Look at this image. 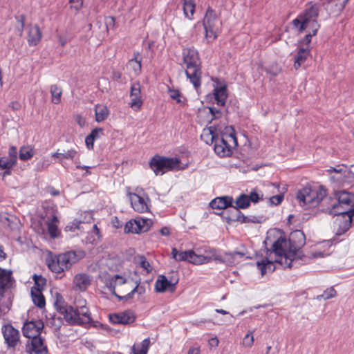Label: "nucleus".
<instances>
[{
	"mask_svg": "<svg viewBox=\"0 0 354 354\" xmlns=\"http://www.w3.org/2000/svg\"><path fill=\"white\" fill-rule=\"evenodd\" d=\"M201 138L207 144H209V140L211 144L214 141V151L221 158L230 156L232 149L238 145L235 130L232 126L225 128L221 138L216 136V127L210 126L203 129Z\"/></svg>",
	"mask_w": 354,
	"mask_h": 354,
	"instance_id": "1",
	"label": "nucleus"
},
{
	"mask_svg": "<svg viewBox=\"0 0 354 354\" xmlns=\"http://www.w3.org/2000/svg\"><path fill=\"white\" fill-rule=\"evenodd\" d=\"M306 243V236L303 231L297 230L292 232L289 239H286L285 236H280L275 241L270 249H267V256L274 252L275 255H281L286 251L292 257L298 256L301 259V247Z\"/></svg>",
	"mask_w": 354,
	"mask_h": 354,
	"instance_id": "2",
	"label": "nucleus"
},
{
	"mask_svg": "<svg viewBox=\"0 0 354 354\" xmlns=\"http://www.w3.org/2000/svg\"><path fill=\"white\" fill-rule=\"evenodd\" d=\"M54 306L56 310L63 315L64 320L70 325L82 326L89 324L92 321L91 313L88 307L82 305L74 308L67 304L59 294L56 295Z\"/></svg>",
	"mask_w": 354,
	"mask_h": 354,
	"instance_id": "3",
	"label": "nucleus"
},
{
	"mask_svg": "<svg viewBox=\"0 0 354 354\" xmlns=\"http://www.w3.org/2000/svg\"><path fill=\"white\" fill-rule=\"evenodd\" d=\"M183 63L186 66L185 75L195 88L201 85V61L198 50L194 47L186 48L183 50Z\"/></svg>",
	"mask_w": 354,
	"mask_h": 354,
	"instance_id": "4",
	"label": "nucleus"
},
{
	"mask_svg": "<svg viewBox=\"0 0 354 354\" xmlns=\"http://www.w3.org/2000/svg\"><path fill=\"white\" fill-rule=\"evenodd\" d=\"M83 257L84 253L82 252L71 250L48 258L46 263L48 268L52 272L61 274L69 270L73 265L77 263Z\"/></svg>",
	"mask_w": 354,
	"mask_h": 354,
	"instance_id": "5",
	"label": "nucleus"
},
{
	"mask_svg": "<svg viewBox=\"0 0 354 354\" xmlns=\"http://www.w3.org/2000/svg\"><path fill=\"white\" fill-rule=\"evenodd\" d=\"M181 161L178 158L165 157L155 155L149 161V167L156 176L163 175L169 171H178L184 169L185 167L180 166Z\"/></svg>",
	"mask_w": 354,
	"mask_h": 354,
	"instance_id": "6",
	"label": "nucleus"
},
{
	"mask_svg": "<svg viewBox=\"0 0 354 354\" xmlns=\"http://www.w3.org/2000/svg\"><path fill=\"white\" fill-rule=\"evenodd\" d=\"M335 198L337 202L332 205L330 214H354V194L339 190L335 192Z\"/></svg>",
	"mask_w": 354,
	"mask_h": 354,
	"instance_id": "7",
	"label": "nucleus"
},
{
	"mask_svg": "<svg viewBox=\"0 0 354 354\" xmlns=\"http://www.w3.org/2000/svg\"><path fill=\"white\" fill-rule=\"evenodd\" d=\"M326 196V190L324 189H311L304 187L298 191L297 198L301 206L306 208H311L317 206Z\"/></svg>",
	"mask_w": 354,
	"mask_h": 354,
	"instance_id": "8",
	"label": "nucleus"
},
{
	"mask_svg": "<svg viewBox=\"0 0 354 354\" xmlns=\"http://www.w3.org/2000/svg\"><path fill=\"white\" fill-rule=\"evenodd\" d=\"M203 26L205 32V39L207 41L212 42L214 41L218 35L221 28V22L218 19L215 11L208 7L203 20Z\"/></svg>",
	"mask_w": 354,
	"mask_h": 354,
	"instance_id": "9",
	"label": "nucleus"
},
{
	"mask_svg": "<svg viewBox=\"0 0 354 354\" xmlns=\"http://www.w3.org/2000/svg\"><path fill=\"white\" fill-rule=\"evenodd\" d=\"M318 8L315 6H311L304 12L300 14L296 19L292 20V24L301 33L306 28L310 26L313 28L314 23H317V17H318Z\"/></svg>",
	"mask_w": 354,
	"mask_h": 354,
	"instance_id": "10",
	"label": "nucleus"
},
{
	"mask_svg": "<svg viewBox=\"0 0 354 354\" xmlns=\"http://www.w3.org/2000/svg\"><path fill=\"white\" fill-rule=\"evenodd\" d=\"M171 254L176 261H187L196 265L207 263L212 260L211 257L197 254L193 250L178 252L176 248H173Z\"/></svg>",
	"mask_w": 354,
	"mask_h": 354,
	"instance_id": "11",
	"label": "nucleus"
},
{
	"mask_svg": "<svg viewBox=\"0 0 354 354\" xmlns=\"http://www.w3.org/2000/svg\"><path fill=\"white\" fill-rule=\"evenodd\" d=\"M152 224L153 221L149 218L136 217L135 219L130 220L126 223L124 232L126 234H141L147 232Z\"/></svg>",
	"mask_w": 354,
	"mask_h": 354,
	"instance_id": "12",
	"label": "nucleus"
},
{
	"mask_svg": "<svg viewBox=\"0 0 354 354\" xmlns=\"http://www.w3.org/2000/svg\"><path fill=\"white\" fill-rule=\"evenodd\" d=\"M333 215L337 216L334 222L337 227L335 235L341 236L351 228L352 221L354 220V214H337Z\"/></svg>",
	"mask_w": 354,
	"mask_h": 354,
	"instance_id": "13",
	"label": "nucleus"
},
{
	"mask_svg": "<svg viewBox=\"0 0 354 354\" xmlns=\"http://www.w3.org/2000/svg\"><path fill=\"white\" fill-rule=\"evenodd\" d=\"M44 327V324L41 319L26 321L22 328L23 334L26 337L31 339L40 335Z\"/></svg>",
	"mask_w": 354,
	"mask_h": 354,
	"instance_id": "14",
	"label": "nucleus"
},
{
	"mask_svg": "<svg viewBox=\"0 0 354 354\" xmlns=\"http://www.w3.org/2000/svg\"><path fill=\"white\" fill-rule=\"evenodd\" d=\"M178 282V278L174 276L169 280L165 275H160L155 283V290L157 292H165L167 290L173 292Z\"/></svg>",
	"mask_w": 354,
	"mask_h": 354,
	"instance_id": "15",
	"label": "nucleus"
},
{
	"mask_svg": "<svg viewBox=\"0 0 354 354\" xmlns=\"http://www.w3.org/2000/svg\"><path fill=\"white\" fill-rule=\"evenodd\" d=\"M2 333L9 348H15L19 342L20 335L18 330L15 329L12 325L3 326Z\"/></svg>",
	"mask_w": 354,
	"mask_h": 354,
	"instance_id": "16",
	"label": "nucleus"
},
{
	"mask_svg": "<svg viewBox=\"0 0 354 354\" xmlns=\"http://www.w3.org/2000/svg\"><path fill=\"white\" fill-rule=\"evenodd\" d=\"M130 97L131 98L130 106L136 111L138 110L143 103L141 97V85L139 82L131 84Z\"/></svg>",
	"mask_w": 354,
	"mask_h": 354,
	"instance_id": "17",
	"label": "nucleus"
},
{
	"mask_svg": "<svg viewBox=\"0 0 354 354\" xmlns=\"http://www.w3.org/2000/svg\"><path fill=\"white\" fill-rule=\"evenodd\" d=\"M136 317L134 313L131 310H125L124 312L109 315V319L113 324H130L135 322Z\"/></svg>",
	"mask_w": 354,
	"mask_h": 354,
	"instance_id": "18",
	"label": "nucleus"
},
{
	"mask_svg": "<svg viewBox=\"0 0 354 354\" xmlns=\"http://www.w3.org/2000/svg\"><path fill=\"white\" fill-rule=\"evenodd\" d=\"M131 207L138 212L144 213L149 210V207L145 199L136 193H129Z\"/></svg>",
	"mask_w": 354,
	"mask_h": 354,
	"instance_id": "19",
	"label": "nucleus"
},
{
	"mask_svg": "<svg viewBox=\"0 0 354 354\" xmlns=\"http://www.w3.org/2000/svg\"><path fill=\"white\" fill-rule=\"evenodd\" d=\"M241 212L236 207V205H232L224 212L217 213L218 215H221L223 220H225L228 224L232 222H239L240 219Z\"/></svg>",
	"mask_w": 354,
	"mask_h": 354,
	"instance_id": "20",
	"label": "nucleus"
},
{
	"mask_svg": "<svg viewBox=\"0 0 354 354\" xmlns=\"http://www.w3.org/2000/svg\"><path fill=\"white\" fill-rule=\"evenodd\" d=\"M30 354H48L47 346L44 344V339L38 335L31 338Z\"/></svg>",
	"mask_w": 354,
	"mask_h": 354,
	"instance_id": "21",
	"label": "nucleus"
},
{
	"mask_svg": "<svg viewBox=\"0 0 354 354\" xmlns=\"http://www.w3.org/2000/svg\"><path fill=\"white\" fill-rule=\"evenodd\" d=\"M234 203V199L232 196H225L217 197L213 199L209 205L212 209H217L219 210L226 209L231 207Z\"/></svg>",
	"mask_w": 354,
	"mask_h": 354,
	"instance_id": "22",
	"label": "nucleus"
},
{
	"mask_svg": "<svg viewBox=\"0 0 354 354\" xmlns=\"http://www.w3.org/2000/svg\"><path fill=\"white\" fill-rule=\"evenodd\" d=\"M12 274L11 270L0 268V296H3L5 290L10 287L12 281Z\"/></svg>",
	"mask_w": 354,
	"mask_h": 354,
	"instance_id": "23",
	"label": "nucleus"
},
{
	"mask_svg": "<svg viewBox=\"0 0 354 354\" xmlns=\"http://www.w3.org/2000/svg\"><path fill=\"white\" fill-rule=\"evenodd\" d=\"M310 51V47L309 46H298V51L297 55L295 56L294 68L295 70L301 66L307 59Z\"/></svg>",
	"mask_w": 354,
	"mask_h": 354,
	"instance_id": "24",
	"label": "nucleus"
},
{
	"mask_svg": "<svg viewBox=\"0 0 354 354\" xmlns=\"http://www.w3.org/2000/svg\"><path fill=\"white\" fill-rule=\"evenodd\" d=\"M42 33L37 25L29 26L28 43L30 46H35L41 41Z\"/></svg>",
	"mask_w": 354,
	"mask_h": 354,
	"instance_id": "25",
	"label": "nucleus"
},
{
	"mask_svg": "<svg viewBox=\"0 0 354 354\" xmlns=\"http://www.w3.org/2000/svg\"><path fill=\"white\" fill-rule=\"evenodd\" d=\"M77 154L75 149L68 150L57 149L56 152L52 154V158L57 159L59 163H62L64 160H73Z\"/></svg>",
	"mask_w": 354,
	"mask_h": 354,
	"instance_id": "26",
	"label": "nucleus"
},
{
	"mask_svg": "<svg viewBox=\"0 0 354 354\" xmlns=\"http://www.w3.org/2000/svg\"><path fill=\"white\" fill-rule=\"evenodd\" d=\"M73 283L77 289L84 291L90 286L91 279L86 274H78L75 277Z\"/></svg>",
	"mask_w": 354,
	"mask_h": 354,
	"instance_id": "27",
	"label": "nucleus"
},
{
	"mask_svg": "<svg viewBox=\"0 0 354 354\" xmlns=\"http://www.w3.org/2000/svg\"><path fill=\"white\" fill-rule=\"evenodd\" d=\"M213 94L217 105L224 106L225 104L227 97V87L225 85L214 88Z\"/></svg>",
	"mask_w": 354,
	"mask_h": 354,
	"instance_id": "28",
	"label": "nucleus"
},
{
	"mask_svg": "<svg viewBox=\"0 0 354 354\" xmlns=\"http://www.w3.org/2000/svg\"><path fill=\"white\" fill-rule=\"evenodd\" d=\"M274 261L270 260L268 257L261 261L257 262V266L260 270L261 275L266 274L268 272H272L275 270Z\"/></svg>",
	"mask_w": 354,
	"mask_h": 354,
	"instance_id": "29",
	"label": "nucleus"
},
{
	"mask_svg": "<svg viewBox=\"0 0 354 354\" xmlns=\"http://www.w3.org/2000/svg\"><path fill=\"white\" fill-rule=\"evenodd\" d=\"M30 295L32 300L35 306L40 308H42L45 306V297L39 288H31Z\"/></svg>",
	"mask_w": 354,
	"mask_h": 354,
	"instance_id": "30",
	"label": "nucleus"
},
{
	"mask_svg": "<svg viewBox=\"0 0 354 354\" xmlns=\"http://www.w3.org/2000/svg\"><path fill=\"white\" fill-rule=\"evenodd\" d=\"M183 10L185 17L192 20L195 12L196 3L194 0H182Z\"/></svg>",
	"mask_w": 354,
	"mask_h": 354,
	"instance_id": "31",
	"label": "nucleus"
},
{
	"mask_svg": "<svg viewBox=\"0 0 354 354\" xmlns=\"http://www.w3.org/2000/svg\"><path fill=\"white\" fill-rule=\"evenodd\" d=\"M58 222V218L55 215H53L51 219L47 222L48 232L50 236L53 239L58 237L60 234L57 227Z\"/></svg>",
	"mask_w": 354,
	"mask_h": 354,
	"instance_id": "32",
	"label": "nucleus"
},
{
	"mask_svg": "<svg viewBox=\"0 0 354 354\" xmlns=\"http://www.w3.org/2000/svg\"><path fill=\"white\" fill-rule=\"evenodd\" d=\"M279 259H276L274 261L276 263H279L281 265H283L284 266H286L288 268L292 267V263L295 259H299L298 256H295V257H292L291 254H289L288 251H286L284 254L281 255H277Z\"/></svg>",
	"mask_w": 354,
	"mask_h": 354,
	"instance_id": "33",
	"label": "nucleus"
},
{
	"mask_svg": "<svg viewBox=\"0 0 354 354\" xmlns=\"http://www.w3.org/2000/svg\"><path fill=\"white\" fill-rule=\"evenodd\" d=\"M150 344L149 338L145 339L140 344H134L132 346L133 354H147Z\"/></svg>",
	"mask_w": 354,
	"mask_h": 354,
	"instance_id": "34",
	"label": "nucleus"
},
{
	"mask_svg": "<svg viewBox=\"0 0 354 354\" xmlns=\"http://www.w3.org/2000/svg\"><path fill=\"white\" fill-rule=\"evenodd\" d=\"M95 120L98 122L104 120L109 115V110L106 106L97 104L95 107Z\"/></svg>",
	"mask_w": 354,
	"mask_h": 354,
	"instance_id": "35",
	"label": "nucleus"
},
{
	"mask_svg": "<svg viewBox=\"0 0 354 354\" xmlns=\"http://www.w3.org/2000/svg\"><path fill=\"white\" fill-rule=\"evenodd\" d=\"M319 28V24L318 23H314V26L313 28H311L312 32L306 35L301 41H299L298 46H304L310 47V43L311 41L312 37L317 34Z\"/></svg>",
	"mask_w": 354,
	"mask_h": 354,
	"instance_id": "36",
	"label": "nucleus"
},
{
	"mask_svg": "<svg viewBox=\"0 0 354 354\" xmlns=\"http://www.w3.org/2000/svg\"><path fill=\"white\" fill-rule=\"evenodd\" d=\"M328 174H331L333 172H335L337 174H339V176L335 177V176H330L331 180L333 181H340L342 180L344 177L345 176V172L346 171L343 169V168L340 167L339 166H337V167H330L329 169H328L326 171Z\"/></svg>",
	"mask_w": 354,
	"mask_h": 354,
	"instance_id": "37",
	"label": "nucleus"
},
{
	"mask_svg": "<svg viewBox=\"0 0 354 354\" xmlns=\"http://www.w3.org/2000/svg\"><path fill=\"white\" fill-rule=\"evenodd\" d=\"M236 207L240 210V209H246L250 205V203L248 199V195L242 194H241L235 201Z\"/></svg>",
	"mask_w": 354,
	"mask_h": 354,
	"instance_id": "38",
	"label": "nucleus"
},
{
	"mask_svg": "<svg viewBox=\"0 0 354 354\" xmlns=\"http://www.w3.org/2000/svg\"><path fill=\"white\" fill-rule=\"evenodd\" d=\"M50 93L52 95L53 103L57 104L61 101V96L62 94V88L57 85H52L50 86Z\"/></svg>",
	"mask_w": 354,
	"mask_h": 354,
	"instance_id": "39",
	"label": "nucleus"
},
{
	"mask_svg": "<svg viewBox=\"0 0 354 354\" xmlns=\"http://www.w3.org/2000/svg\"><path fill=\"white\" fill-rule=\"evenodd\" d=\"M46 318L49 320V324L51 326L55 329H59L62 325V319L61 317H57L55 314L50 313L48 315H46Z\"/></svg>",
	"mask_w": 354,
	"mask_h": 354,
	"instance_id": "40",
	"label": "nucleus"
},
{
	"mask_svg": "<svg viewBox=\"0 0 354 354\" xmlns=\"http://www.w3.org/2000/svg\"><path fill=\"white\" fill-rule=\"evenodd\" d=\"M12 161L8 156L0 157V170L12 169L16 165V163H12Z\"/></svg>",
	"mask_w": 354,
	"mask_h": 354,
	"instance_id": "41",
	"label": "nucleus"
},
{
	"mask_svg": "<svg viewBox=\"0 0 354 354\" xmlns=\"http://www.w3.org/2000/svg\"><path fill=\"white\" fill-rule=\"evenodd\" d=\"M239 222H240L241 223H261V218L256 216H246L241 212Z\"/></svg>",
	"mask_w": 354,
	"mask_h": 354,
	"instance_id": "42",
	"label": "nucleus"
},
{
	"mask_svg": "<svg viewBox=\"0 0 354 354\" xmlns=\"http://www.w3.org/2000/svg\"><path fill=\"white\" fill-rule=\"evenodd\" d=\"M33 280L35 281L34 286L32 288H39L42 292L44 286L46 284V280L41 275L34 274Z\"/></svg>",
	"mask_w": 354,
	"mask_h": 354,
	"instance_id": "43",
	"label": "nucleus"
},
{
	"mask_svg": "<svg viewBox=\"0 0 354 354\" xmlns=\"http://www.w3.org/2000/svg\"><path fill=\"white\" fill-rule=\"evenodd\" d=\"M287 188L284 186L283 191L280 192L279 194L273 196L270 198V202L272 205H279L283 200L284 193L286 192Z\"/></svg>",
	"mask_w": 354,
	"mask_h": 354,
	"instance_id": "44",
	"label": "nucleus"
},
{
	"mask_svg": "<svg viewBox=\"0 0 354 354\" xmlns=\"http://www.w3.org/2000/svg\"><path fill=\"white\" fill-rule=\"evenodd\" d=\"M337 292L334 289V288L330 287V288L326 289L323 294L318 295L317 299H324V300L329 299L330 298L335 297L336 296Z\"/></svg>",
	"mask_w": 354,
	"mask_h": 354,
	"instance_id": "45",
	"label": "nucleus"
},
{
	"mask_svg": "<svg viewBox=\"0 0 354 354\" xmlns=\"http://www.w3.org/2000/svg\"><path fill=\"white\" fill-rule=\"evenodd\" d=\"M33 156V152L25 147H21L19 151V158L21 160H28Z\"/></svg>",
	"mask_w": 354,
	"mask_h": 354,
	"instance_id": "46",
	"label": "nucleus"
},
{
	"mask_svg": "<svg viewBox=\"0 0 354 354\" xmlns=\"http://www.w3.org/2000/svg\"><path fill=\"white\" fill-rule=\"evenodd\" d=\"M15 19L17 21V22L19 24V26H18L17 28V33L19 37H21L22 34H23L24 28L26 17L24 15H21L19 16H16Z\"/></svg>",
	"mask_w": 354,
	"mask_h": 354,
	"instance_id": "47",
	"label": "nucleus"
},
{
	"mask_svg": "<svg viewBox=\"0 0 354 354\" xmlns=\"http://www.w3.org/2000/svg\"><path fill=\"white\" fill-rule=\"evenodd\" d=\"M167 92L171 99L176 100L177 103H181V93L178 89L169 87Z\"/></svg>",
	"mask_w": 354,
	"mask_h": 354,
	"instance_id": "48",
	"label": "nucleus"
},
{
	"mask_svg": "<svg viewBox=\"0 0 354 354\" xmlns=\"http://www.w3.org/2000/svg\"><path fill=\"white\" fill-rule=\"evenodd\" d=\"M254 344L253 331L250 330L244 337L243 339V344L246 347H252Z\"/></svg>",
	"mask_w": 354,
	"mask_h": 354,
	"instance_id": "49",
	"label": "nucleus"
},
{
	"mask_svg": "<svg viewBox=\"0 0 354 354\" xmlns=\"http://www.w3.org/2000/svg\"><path fill=\"white\" fill-rule=\"evenodd\" d=\"M138 289H139V283L137 282L136 287L133 288V289L130 292H129L127 295H126L124 296L117 295V298L118 299L119 301H122V300L127 301L129 299H131L133 298V295L136 293H137Z\"/></svg>",
	"mask_w": 354,
	"mask_h": 354,
	"instance_id": "50",
	"label": "nucleus"
},
{
	"mask_svg": "<svg viewBox=\"0 0 354 354\" xmlns=\"http://www.w3.org/2000/svg\"><path fill=\"white\" fill-rule=\"evenodd\" d=\"M106 285L107 288L109 289L112 295L117 297L118 295L115 292V287L117 286V282H115V279H113L112 277L106 281Z\"/></svg>",
	"mask_w": 354,
	"mask_h": 354,
	"instance_id": "51",
	"label": "nucleus"
},
{
	"mask_svg": "<svg viewBox=\"0 0 354 354\" xmlns=\"http://www.w3.org/2000/svg\"><path fill=\"white\" fill-rule=\"evenodd\" d=\"M8 158H9L10 160H12V163H17V147H15L14 146H11L9 148Z\"/></svg>",
	"mask_w": 354,
	"mask_h": 354,
	"instance_id": "52",
	"label": "nucleus"
},
{
	"mask_svg": "<svg viewBox=\"0 0 354 354\" xmlns=\"http://www.w3.org/2000/svg\"><path fill=\"white\" fill-rule=\"evenodd\" d=\"M140 267L147 271V273H149L152 270V268L149 263V262L147 260L145 257H140Z\"/></svg>",
	"mask_w": 354,
	"mask_h": 354,
	"instance_id": "53",
	"label": "nucleus"
},
{
	"mask_svg": "<svg viewBox=\"0 0 354 354\" xmlns=\"http://www.w3.org/2000/svg\"><path fill=\"white\" fill-rule=\"evenodd\" d=\"M209 113L212 115V118H211V121L210 122L213 120H216V119H218L220 118H221L222 116V112L215 108V107H209Z\"/></svg>",
	"mask_w": 354,
	"mask_h": 354,
	"instance_id": "54",
	"label": "nucleus"
},
{
	"mask_svg": "<svg viewBox=\"0 0 354 354\" xmlns=\"http://www.w3.org/2000/svg\"><path fill=\"white\" fill-rule=\"evenodd\" d=\"M80 221L74 220L73 222L68 223L66 225V229H68V230L75 232L76 229L80 230L81 228L80 225L82 224Z\"/></svg>",
	"mask_w": 354,
	"mask_h": 354,
	"instance_id": "55",
	"label": "nucleus"
},
{
	"mask_svg": "<svg viewBox=\"0 0 354 354\" xmlns=\"http://www.w3.org/2000/svg\"><path fill=\"white\" fill-rule=\"evenodd\" d=\"M103 134V129L102 128H95L91 131L89 133L94 140H97L100 138V136Z\"/></svg>",
	"mask_w": 354,
	"mask_h": 354,
	"instance_id": "56",
	"label": "nucleus"
},
{
	"mask_svg": "<svg viewBox=\"0 0 354 354\" xmlns=\"http://www.w3.org/2000/svg\"><path fill=\"white\" fill-rule=\"evenodd\" d=\"M260 198L259 194L254 189L250 192V195H248L250 203H257Z\"/></svg>",
	"mask_w": 354,
	"mask_h": 354,
	"instance_id": "57",
	"label": "nucleus"
},
{
	"mask_svg": "<svg viewBox=\"0 0 354 354\" xmlns=\"http://www.w3.org/2000/svg\"><path fill=\"white\" fill-rule=\"evenodd\" d=\"M115 23V19L113 17H108L105 19V25L109 30V28H113Z\"/></svg>",
	"mask_w": 354,
	"mask_h": 354,
	"instance_id": "58",
	"label": "nucleus"
},
{
	"mask_svg": "<svg viewBox=\"0 0 354 354\" xmlns=\"http://www.w3.org/2000/svg\"><path fill=\"white\" fill-rule=\"evenodd\" d=\"M94 140L91 135H88L85 139V143L88 149H93L94 146Z\"/></svg>",
	"mask_w": 354,
	"mask_h": 354,
	"instance_id": "59",
	"label": "nucleus"
},
{
	"mask_svg": "<svg viewBox=\"0 0 354 354\" xmlns=\"http://www.w3.org/2000/svg\"><path fill=\"white\" fill-rule=\"evenodd\" d=\"M75 167L77 169H81L85 170V173L82 175L83 177H86L88 175L91 174V172L90 171V169L92 168L91 167L85 166V165L82 166L80 164H77Z\"/></svg>",
	"mask_w": 354,
	"mask_h": 354,
	"instance_id": "60",
	"label": "nucleus"
},
{
	"mask_svg": "<svg viewBox=\"0 0 354 354\" xmlns=\"http://www.w3.org/2000/svg\"><path fill=\"white\" fill-rule=\"evenodd\" d=\"M113 279H115V282H117L118 285H123L127 282V279L123 277L122 276H120L119 274H115L112 277Z\"/></svg>",
	"mask_w": 354,
	"mask_h": 354,
	"instance_id": "61",
	"label": "nucleus"
},
{
	"mask_svg": "<svg viewBox=\"0 0 354 354\" xmlns=\"http://www.w3.org/2000/svg\"><path fill=\"white\" fill-rule=\"evenodd\" d=\"M139 56H140V53L139 52H134L133 53V57L131 58L129 61V65H133V64L134 62H142V59H139Z\"/></svg>",
	"mask_w": 354,
	"mask_h": 354,
	"instance_id": "62",
	"label": "nucleus"
},
{
	"mask_svg": "<svg viewBox=\"0 0 354 354\" xmlns=\"http://www.w3.org/2000/svg\"><path fill=\"white\" fill-rule=\"evenodd\" d=\"M130 66L136 74H138L141 72L142 65L140 62H134L133 65Z\"/></svg>",
	"mask_w": 354,
	"mask_h": 354,
	"instance_id": "63",
	"label": "nucleus"
},
{
	"mask_svg": "<svg viewBox=\"0 0 354 354\" xmlns=\"http://www.w3.org/2000/svg\"><path fill=\"white\" fill-rule=\"evenodd\" d=\"M58 41L59 44L63 47L66 44L68 39L66 37H64L63 36L59 35Z\"/></svg>",
	"mask_w": 354,
	"mask_h": 354,
	"instance_id": "64",
	"label": "nucleus"
}]
</instances>
